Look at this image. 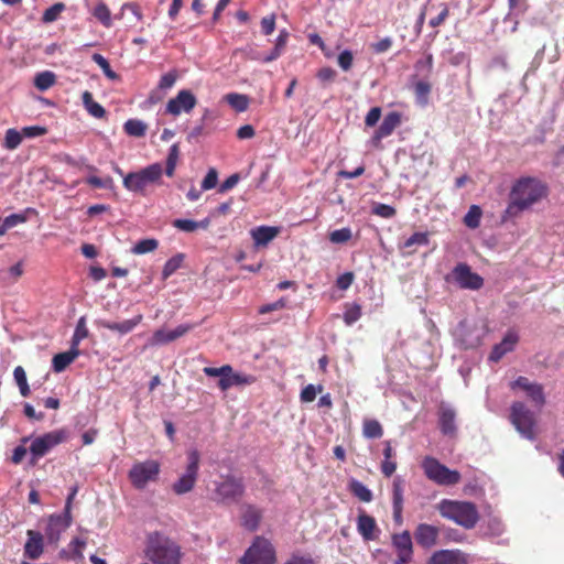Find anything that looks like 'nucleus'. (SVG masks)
Masks as SVG:
<instances>
[{
  "label": "nucleus",
  "instance_id": "obj_1",
  "mask_svg": "<svg viewBox=\"0 0 564 564\" xmlns=\"http://www.w3.org/2000/svg\"><path fill=\"white\" fill-rule=\"evenodd\" d=\"M547 195L546 185L536 177H521L511 187L510 200L501 216L508 221L518 218L524 210L531 208Z\"/></svg>",
  "mask_w": 564,
  "mask_h": 564
},
{
  "label": "nucleus",
  "instance_id": "obj_2",
  "mask_svg": "<svg viewBox=\"0 0 564 564\" xmlns=\"http://www.w3.org/2000/svg\"><path fill=\"white\" fill-rule=\"evenodd\" d=\"M144 554L153 564H180L183 555L180 544L159 531L147 534Z\"/></svg>",
  "mask_w": 564,
  "mask_h": 564
},
{
  "label": "nucleus",
  "instance_id": "obj_3",
  "mask_svg": "<svg viewBox=\"0 0 564 564\" xmlns=\"http://www.w3.org/2000/svg\"><path fill=\"white\" fill-rule=\"evenodd\" d=\"M440 514L456 524L470 530L479 521V512L475 503L443 499L437 506Z\"/></svg>",
  "mask_w": 564,
  "mask_h": 564
},
{
  "label": "nucleus",
  "instance_id": "obj_4",
  "mask_svg": "<svg viewBox=\"0 0 564 564\" xmlns=\"http://www.w3.org/2000/svg\"><path fill=\"white\" fill-rule=\"evenodd\" d=\"M213 484L212 500L217 505L238 503L246 494L243 478L232 474L221 475L220 479Z\"/></svg>",
  "mask_w": 564,
  "mask_h": 564
},
{
  "label": "nucleus",
  "instance_id": "obj_5",
  "mask_svg": "<svg viewBox=\"0 0 564 564\" xmlns=\"http://www.w3.org/2000/svg\"><path fill=\"white\" fill-rule=\"evenodd\" d=\"M162 174V164L153 163L138 172L128 173L123 177L122 184L130 192L144 194L148 186L158 184L161 181Z\"/></svg>",
  "mask_w": 564,
  "mask_h": 564
},
{
  "label": "nucleus",
  "instance_id": "obj_6",
  "mask_svg": "<svg viewBox=\"0 0 564 564\" xmlns=\"http://www.w3.org/2000/svg\"><path fill=\"white\" fill-rule=\"evenodd\" d=\"M510 422L525 438L533 441L536 437V416L522 401H516L510 406Z\"/></svg>",
  "mask_w": 564,
  "mask_h": 564
},
{
  "label": "nucleus",
  "instance_id": "obj_7",
  "mask_svg": "<svg viewBox=\"0 0 564 564\" xmlns=\"http://www.w3.org/2000/svg\"><path fill=\"white\" fill-rule=\"evenodd\" d=\"M422 469L425 477L438 486H454L460 481V473L452 470L438 459L425 456L422 460Z\"/></svg>",
  "mask_w": 564,
  "mask_h": 564
},
{
  "label": "nucleus",
  "instance_id": "obj_8",
  "mask_svg": "<svg viewBox=\"0 0 564 564\" xmlns=\"http://www.w3.org/2000/svg\"><path fill=\"white\" fill-rule=\"evenodd\" d=\"M187 464L185 471L172 484V491L176 496H183L191 492L197 482L200 454L197 449H189L186 453Z\"/></svg>",
  "mask_w": 564,
  "mask_h": 564
},
{
  "label": "nucleus",
  "instance_id": "obj_9",
  "mask_svg": "<svg viewBox=\"0 0 564 564\" xmlns=\"http://www.w3.org/2000/svg\"><path fill=\"white\" fill-rule=\"evenodd\" d=\"M161 473V464L155 459H147L134 463L128 478L133 488L143 490L150 482H156Z\"/></svg>",
  "mask_w": 564,
  "mask_h": 564
},
{
  "label": "nucleus",
  "instance_id": "obj_10",
  "mask_svg": "<svg viewBox=\"0 0 564 564\" xmlns=\"http://www.w3.org/2000/svg\"><path fill=\"white\" fill-rule=\"evenodd\" d=\"M275 550L263 536H256L240 560L241 564H275Z\"/></svg>",
  "mask_w": 564,
  "mask_h": 564
},
{
  "label": "nucleus",
  "instance_id": "obj_11",
  "mask_svg": "<svg viewBox=\"0 0 564 564\" xmlns=\"http://www.w3.org/2000/svg\"><path fill=\"white\" fill-rule=\"evenodd\" d=\"M65 440L63 431H53L34 438L30 446L32 454L31 465H35L40 457L46 455L54 446L61 444Z\"/></svg>",
  "mask_w": 564,
  "mask_h": 564
},
{
  "label": "nucleus",
  "instance_id": "obj_12",
  "mask_svg": "<svg viewBox=\"0 0 564 564\" xmlns=\"http://www.w3.org/2000/svg\"><path fill=\"white\" fill-rule=\"evenodd\" d=\"M510 388L513 391L517 389L522 390L527 398L538 409L543 408L546 402L543 386L538 382L530 381L527 377H518L510 383Z\"/></svg>",
  "mask_w": 564,
  "mask_h": 564
},
{
  "label": "nucleus",
  "instance_id": "obj_13",
  "mask_svg": "<svg viewBox=\"0 0 564 564\" xmlns=\"http://www.w3.org/2000/svg\"><path fill=\"white\" fill-rule=\"evenodd\" d=\"M452 276L455 283L465 290H479L484 286V279L476 272H473L467 263H458L452 270Z\"/></svg>",
  "mask_w": 564,
  "mask_h": 564
},
{
  "label": "nucleus",
  "instance_id": "obj_14",
  "mask_svg": "<svg viewBox=\"0 0 564 564\" xmlns=\"http://www.w3.org/2000/svg\"><path fill=\"white\" fill-rule=\"evenodd\" d=\"M197 104L195 95L187 89H182L177 95L166 104V112L172 116H178L182 112H191Z\"/></svg>",
  "mask_w": 564,
  "mask_h": 564
},
{
  "label": "nucleus",
  "instance_id": "obj_15",
  "mask_svg": "<svg viewBox=\"0 0 564 564\" xmlns=\"http://www.w3.org/2000/svg\"><path fill=\"white\" fill-rule=\"evenodd\" d=\"M484 332L476 325H470L466 321L459 323L457 336L465 349L476 348L481 344Z\"/></svg>",
  "mask_w": 564,
  "mask_h": 564
},
{
  "label": "nucleus",
  "instance_id": "obj_16",
  "mask_svg": "<svg viewBox=\"0 0 564 564\" xmlns=\"http://www.w3.org/2000/svg\"><path fill=\"white\" fill-rule=\"evenodd\" d=\"M402 116L398 111H391L386 115L379 128L375 131L371 142L376 148H381V140L393 133L395 128L401 124Z\"/></svg>",
  "mask_w": 564,
  "mask_h": 564
},
{
  "label": "nucleus",
  "instance_id": "obj_17",
  "mask_svg": "<svg viewBox=\"0 0 564 564\" xmlns=\"http://www.w3.org/2000/svg\"><path fill=\"white\" fill-rule=\"evenodd\" d=\"M72 524V516L63 512L61 514H52L48 517L47 527L45 534L51 543H55L59 540L62 532L69 528Z\"/></svg>",
  "mask_w": 564,
  "mask_h": 564
},
{
  "label": "nucleus",
  "instance_id": "obj_18",
  "mask_svg": "<svg viewBox=\"0 0 564 564\" xmlns=\"http://www.w3.org/2000/svg\"><path fill=\"white\" fill-rule=\"evenodd\" d=\"M427 564H468V554L458 549L440 550L431 555Z\"/></svg>",
  "mask_w": 564,
  "mask_h": 564
},
{
  "label": "nucleus",
  "instance_id": "obj_19",
  "mask_svg": "<svg viewBox=\"0 0 564 564\" xmlns=\"http://www.w3.org/2000/svg\"><path fill=\"white\" fill-rule=\"evenodd\" d=\"M438 535L440 529L427 523H420L414 531L416 543L424 549H431L436 545Z\"/></svg>",
  "mask_w": 564,
  "mask_h": 564
},
{
  "label": "nucleus",
  "instance_id": "obj_20",
  "mask_svg": "<svg viewBox=\"0 0 564 564\" xmlns=\"http://www.w3.org/2000/svg\"><path fill=\"white\" fill-rule=\"evenodd\" d=\"M257 381L256 376L250 373L234 371L230 366V372L223 380H218V388L225 392L232 387H243L253 384Z\"/></svg>",
  "mask_w": 564,
  "mask_h": 564
},
{
  "label": "nucleus",
  "instance_id": "obj_21",
  "mask_svg": "<svg viewBox=\"0 0 564 564\" xmlns=\"http://www.w3.org/2000/svg\"><path fill=\"white\" fill-rule=\"evenodd\" d=\"M240 511V524L250 532L257 531L262 520V510L254 505L245 503Z\"/></svg>",
  "mask_w": 564,
  "mask_h": 564
},
{
  "label": "nucleus",
  "instance_id": "obj_22",
  "mask_svg": "<svg viewBox=\"0 0 564 564\" xmlns=\"http://www.w3.org/2000/svg\"><path fill=\"white\" fill-rule=\"evenodd\" d=\"M28 540L24 544V557L37 560L44 552V538L42 533L34 530L26 531Z\"/></svg>",
  "mask_w": 564,
  "mask_h": 564
},
{
  "label": "nucleus",
  "instance_id": "obj_23",
  "mask_svg": "<svg viewBox=\"0 0 564 564\" xmlns=\"http://www.w3.org/2000/svg\"><path fill=\"white\" fill-rule=\"evenodd\" d=\"M518 341V334L514 330H508L502 340L492 347L489 360L498 362L507 352L514 349Z\"/></svg>",
  "mask_w": 564,
  "mask_h": 564
},
{
  "label": "nucleus",
  "instance_id": "obj_24",
  "mask_svg": "<svg viewBox=\"0 0 564 564\" xmlns=\"http://www.w3.org/2000/svg\"><path fill=\"white\" fill-rule=\"evenodd\" d=\"M143 316L141 314L134 316L131 319H126L123 322H110L106 319L98 321L97 324L99 327L117 332L121 335H126L134 329L142 322Z\"/></svg>",
  "mask_w": 564,
  "mask_h": 564
},
{
  "label": "nucleus",
  "instance_id": "obj_25",
  "mask_svg": "<svg viewBox=\"0 0 564 564\" xmlns=\"http://www.w3.org/2000/svg\"><path fill=\"white\" fill-rule=\"evenodd\" d=\"M357 530L365 541L377 539L378 527L373 517L361 512L357 518Z\"/></svg>",
  "mask_w": 564,
  "mask_h": 564
},
{
  "label": "nucleus",
  "instance_id": "obj_26",
  "mask_svg": "<svg viewBox=\"0 0 564 564\" xmlns=\"http://www.w3.org/2000/svg\"><path fill=\"white\" fill-rule=\"evenodd\" d=\"M280 234L279 227L259 226L250 231L256 247H264Z\"/></svg>",
  "mask_w": 564,
  "mask_h": 564
},
{
  "label": "nucleus",
  "instance_id": "obj_27",
  "mask_svg": "<svg viewBox=\"0 0 564 564\" xmlns=\"http://www.w3.org/2000/svg\"><path fill=\"white\" fill-rule=\"evenodd\" d=\"M391 545L398 554H414V547L411 534L408 530L401 533H394L391 536Z\"/></svg>",
  "mask_w": 564,
  "mask_h": 564
},
{
  "label": "nucleus",
  "instance_id": "obj_28",
  "mask_svg": "<svg viewBox=\"0 0 564 564\" xmlns=\"http://www.w3.org/2000/svg\"><path fill=\"white\" fill-rule=\"evenodd\" d=\"M79 355V349L70 345V349L68 351L56 354L53 357V370L57 373L64 371Z\"/></svg>",
  "mask_w": 564,
  "mask_h": 564
},
{
  "label": "nucleus",
  "instance_id": "obj_29",
  "mask_svg": "<svg viewBox=\"0 0 564 564\" xmlns=\"http://www.w3.org/2000/svg\"><path fill=\"white\" fill-rule=\"evenodd\" d=\"M289 37H290V33L286 29L280 30L279 35L275 40L273 50L268 55H265L261 59V62L270 63V62L278 59L283 54V52L286 47Z\"/></svg>",
  "mask_w": 564,
  "mask_h": 564
},
{
  "label": "nucleus",
  "instance_id": "obj_30",
  "mask_svg": "<svg viewBox=\"0 0 564 564\" xmlns=\"http://www.w3.org/2000/svg\"><path fill=\"white\" fill-rule=\"evenodd\" d=\"M456 413L453 409L442 408L440 411V429L445 435H453L456 432Z\"/></svg>",
  "mask_w": 564,
  "mask_h": 564
},
{
  "label": "nucleus",
  "instance_id": "obj_31",
  "mask_svg": "<svg viewBox=\"0 0 564 564\" xmlns=\"http://www.w3.org/2000/svg\"><path fill=\"white\" fill-rule=\"evenodd\" d=\"M82 100H83L85 109L87 110V112L90 116H93L97 119H102L106 117L105 108L100 104H98L97 101L94 100L93 94L90 91H88V90L84 91L82 95Z\"/></svg>",
  "mask_w": 564,
  "mask_h": 564
},
{
  "label": "nucleus",
  "instance_id": "obj_32",
  "mask_svg": "<svg viewBox=\"0 0 564 564\" xmlns=\"http://www.w3.org/2000/svg\"><path fill=\"white\" fill-rule=\"evenodd\" d=\"M430 242L429 232H414L409 237L400 247L405 250L406 254H413L415 252L414 246H427Z\"/></svg>",
  "mask_w": 564,
  "mask_h": 564
},
{
  "label": "nucleus",
  "instance_id": "obj_33",
  "mask_svg": "<svg viewBox=\"0 0 564 564\" xmlns=\"http://www.w3.org/2000/svg\"><path fill=\"white\" fill-rule=\"evenodd\" d=\"M224 98L228 105L237 112L246 111L250 104V98L243 94L230 93L227 94Z\"/></svg>",
  "mask_w": 564,
  "mask_h": 564
},
{
  "label": "nucleus",
  "instance_id": "obj_34",
  "mask_svg": "<svg viewBox=\"0 0 564 564\" xmlns=\"http://www.w3.org/2000/svg\"><path fill=\"white\" fill-rule=\"evenodd\" d=\"M350 492L362 502H370L373 498L371 490L362 482L352 479L349 482Z\"/></svg>",
  "mask_w": 564,
  "mask_h": 564
},
{
  "label": "nucleus",
  "instance_id": "obj_35",
  "mask_svg": "<svg viewBox=\"0 0 564 564\" xmlns=\"http://www.w3.org/2000/svg\"><path fill=\"white\" fill-rule=\"evenodd\" d=\"M147 124L139 119H129L123 124L124 132L130 137L142 138L147 133Z\"/></svg>",
  "mask_w": 564,
  "mask_h": 564
},
{
  "label": "nucleus",
  "instance_id": "obj_36",
  "mask_svg": "<svg viewBox=\"0 0 564 564\" xmlns=\"http://www.w3.org/2000/svg\"><path fill=\"white\" fill-rule=\"evenodd\" d=\"M362 434L367 438H380L383 435V429L379 421L367 419L362 423Z\"/></svg>",
  "mask_w": 564,
  "mask_h": 564
},
{
  "label": "nucleus",
  "instance_id": "obj_37",
  "mask_svg": "<svg viewBox=\"0 0 564 564\" xmlns=\"http://www.w3.org/2000/svg\"><path fill=\"white\" fill-rule=\"evenodd\" d=\"M23 140V134L21 131H18L14 128H10L6 131L3 148L7 150L13 151L21 144Z\"/></svg>",
  "mask_w": 564,
  "mask_h": 564
},
{
  "label": "nucleus",
  "instance_id": "obj_38",
  "mask_svg": "<svg viewBox=\"0 0 564 564\" xmlns=\"http://www.w3.org/2000/svg\"><path fill=\"white\" fill-rule=\"evenodd\" d=\"M184 258L185 257L183 253H177V254L173 256L172 258H170L165 262L163 270H162L163 280H166L167 278H170L173 273H175L182 267Z\"/></svg>",
  "mask_w": 564,
  "mask_h": 564
},
{
  "label": "nucleus",
  "instance_id": "obj_39",
  "mask_svg": "<svg viewBox=\"0 0 564 564\" xmlns=\"http://www.w3.org/2000/svg\"><path fill=\"white\" fill-rule=\"evenodd\" d=\"M55 82L56 76L53 72L50 70L39 73L34 78V85L41 91L51 88L55 84Z\"/></svg>",
  "mask_w": 564,
  "mask_h": 564
},
{
  "label": "nucleus",
  "instance_id": "obj_40",
  "mask_svg": "<svg viewBox=\"0 0 564 564\" xmlns=\"http://www.w3.org/2000/svg\"><path fill=\"white\" fill-rule=\"evenodd\" d=\"M93 15L106 28L112 25L111 12L105 2H99L94 11Z\"/></svg>",
  "mask_w": 564,
  "mask_h": 564
},
{
  "label": "nucleus",
  "instance_id": "obj_41",
  "mask_svg": "<svg viewBox=\"0 0 564 564\" xmlns=\"http://www.w3.org/2000/svg\"><path fill=\"white\" fill-rule=\"evenodd\" d=\"M14 380L19 387L22 397L26 398L30 395L31 390L28 383L26 373L22 366H17L13 370Z\"/></svg>",
  "mask_w": 564,
  "mask_h": 564
},
{
  "label": "nucleus",
  "instance_id": "obj_42",
  "mask_svg": "<svg viewBox=\"0 0 564 564\" xmlns=\"http://www.w3.org/2000/svg\"><path fill=\"white\" fill-rule=\"evenodd\" d=\"M481 215V208L478 205H471L464 216V224L470 229H476L480 225Z\"/></svg>",
  "mask_w": 564,
  "mask_h": 564
},
{
  "label": "nucleus",
  "instance_id": "obj_43",
  "mask_svg": "<svg viewBox=\"0 0 564 564\" xmlns=\"http://www.w3.org/2000/svg\"><path fill=\"white\" fill-rule=\"evenodd\" d=\"M180 158V148L177 143H174L169 151L167 158H166V166H165V174L169 177H172L174 175V171L177 164Z\"/></svg>",
  "mask_w": 564,
  "mask_h": 564
},
{
  "label": "nucleus",
  "instance_id": "obj_44",
  "mask_svg": "<svg viewBox=\"0 0 564 564\" xmlns=\"http://www.w3.org/2000/svg\"><path fill=\"white\" fill-rule=\"evenodd\" d=\"M89 332L86 326V318L83 316L78 319L74 335L72 337V346L78 348L79 343L88 337Z\"/></svg>",
  "mask_w": 564,
  "mask_h": 564
},
{
  "label": "nucleus",
  "instance_id": "obj_45",
  "mask_svg": "<svg viewBox=\"0 0 564 564\" xmlns=\"http://www.w3.org/2000/svg\"><path fill=\"white\" fill-rule=\"evenodd\" d=\"M158 246L159 241L154 238L142 239L133 246L132 252L135 254H144L154 251Z\"/></svg>",
  "mask_w": 564,
  "mask_h": 564
},
{
  "label": "nucleus",
  "instance_id": "obj_46",
  "mask_svg": "<svg viewBox=\"0 0 564 564\" xmlns=\"http://www.w3.org/2000/svg\"><path fill=\"white\" fill-rule=\"evenodd\" d=\"M352 237L351 229L348 227L336 229L334 231H330L328 235V239L333 243H346L348 242Z\"/></svg>",
  "mask_w": 564,
  "mask_h": 564
},
{
  "label": "nucleus",
  "instance_id": "obj_47",
  "mask_svg": "<svg viewBox=\"0 0 564 564\" xmlns=\"http://www.w3.org/2000/svg\"><path fill=\"white\" fill-rule=\"evenodd\" d=\"M371 213L386 219L392 218L397 215L394 207L382 203H373Z\"/></svg>",
  "mask_w": 564,
  "mask_h": 564
},
{
  "label": "nucleus",
  "instance_id": "obj_48",
  "mask_svg": "<svg viewBox=\"0 0 564 564\" xmlns=\"http://www.w3.org/2000/svg\"><path fill=\"white\" fill-rule=\"evenodd\" d=\"M91 58L102 69L106 77L118 79L117 73L111 69L109 62L101 54L95 53Z\"/></svg>",
  "mask_w": 564,
  "mask_h": 564
},
{
  "label": "nucleus",
  "instance_id": "obj_49",
  "mask_svg": "<svg viewBox=\"0 0 564 564\" xmlns=\"http://www.w3.org/2000/svg\"><path fill=\"white\" fill-rule=\"evenodd\" d=\"M431 84L425 80H419L414 85V94L420 102L426 104L431 93Z\"/></svg>",
  "mask_w": 564,
  "mask_h": 564
},
{
  "label": "nucleus",
  "instance_id": "obj_50",
  "mask_svg": "<svg viewBox=\"0 0 564 564\" xmlns=\"http://www.w3.org/2000/svg\"><path fill=\"white\" fill-rule=\"evenodd\" d=\"M64 10H65V4L62 2H57L44 11L42 20L46 23L53 22L59 17V14Z\"/></svg>",
  "mask_w": 564,
  "mask_h": 564
},
{
  "label": "nucleus",
  "instance_id": "obj_51",
  "mask_svg": "<svg viewBox=\"0 0 564 564\" xmlns=\"http://www.w3.org/2000/svg\"><path fill=\"white\" fill-rule=\"evenodd\" d=\"M323 391V386L315 387L314 384H307L302 389L300 400L304 403L313 402L316 398L317 392Z\"/></svg>",
  "mask_w": 564,
  "mask_h": 564
},
{
  "label": "nucleus",
  "instance_id": "obj_52",
  "mask_svg": "<svg viewBox=\"0 0 564 564\" xmlns=\"http://www.w3.org/2000/svg\"><path fill=\"white\" fill-rule=\"evenodd\" d=\"M361 316V307L358 304H352L348 306L344 313V322L346 325L350 326L355 322H357Z\"/></svg>",
  "mask_w": 564,
  "mask_h": 564
},
{
  "label": "nucleus",
  "instance_id": "obj_53",
  "mask_svg": "<svg viewBox=\"0 0 564 564\" xmlns=\"http://www.w3.org/2000/svg\"><path fill=\"white\" fill-rule=\"evenodd\" d=\"M393 507H403V487L400 479H394L392 489Z\"/></svg>",
  "mask_w": 564,
  "mask_h": 564
},
{
  "label": "nucleus",
  "instance_id": "obj_54",
  "mask_svg": "<svg viewBox=\"0 0 564 564\" xmlns=\"http://www.w3.org/2000/svg\"><path fill=\"white\" fill-rule=\"evenodd\" d=\"M23 272V262L20 261L12 265L7 272L1 271L0 274L8 275L10 283H14L22 276Z\"/></svg>",
  "mask_w": 564,
  "mask_h": 564
},
{
  "label": "nucleus",
  "instance_id": "obj_55",
  "mask_svg": "<svg viewBox=\"0 0 564 564\" xmlns=\"http://www.w3.org/2000/svg\"><path fill=\"white\" fill-rule=\"evenodd\" d=\"M203 371L208 377H218L219 380H223L230 372V365H224L219 368L205 367Z\"/></svg>",
  "mask_w": 564,
  "mask_h": 564
},
{
  "label": "nucleus",
  "instance_id": "obj_56",
  "mask_svg": "<svg viewBox=\"0 0 564 564\" xmlns=\"http://www.w3.org/2000/svg\"><path fill=\"white\" fill-rule=\"evenodd\" d=\"M172 225L176 229L185 232H193L197 230L196 221L192 219H175Z\"/></svg>",
  "mask_w": 564,
  "mask_h": 564
},
{
  "label": "nucleus",
  "instance_id": "obj_57",
  "mask_svg": "<svg viewBox=\"0 0 564 564\" xmlns=\"http://www.w3.org/2000/svg\"><path fill=\"white\" fill-rule=\"evenodd\" d=\"M285 306H286V300L282 297L273 303H269V304H264V305L260 306L258 312H259V314L264 315V314L271 313L273 311L283 310Z\"/></svg>",
  "mask_w": 564,
  "mask_h": 564
},
{
  "label": "nucleus",
  "instance_id": "obj_58",
  "mask_svg": "<svg viewBox=\"0 0 564 564\" xmlns=\"http://www.w3.org/2000/svg\"><path fill=\"white\" fill-rule=\"evenodd\" d=\"M352 61H354V55L350 51L348 50H345L343 51L339 55H338V58H337V62H338V65L339 67L347 72L351 68L352 66Z\"/></svg>",
  "mask_w": 564,
  "mask_h": 564
},
{
  "label": "nucleus",
  "instance_id": "obj_59",
  "mask_svg": "<svg viewBox=\"0 0 564 564\" xmlns=\"http://www.w3.org/2000/svg\"><path fill=\"white\" fill-rule=\"evenodd\" d=\"M218 181V174L215 169H210L202 182V189L208 191L216 186Z\"/></svg>",
  "mask_w": 564,
  "mask_h": 564
},
{
  "label": "nucleus",
  "instance_id": "obj_60",
  "mask_svg": "<svg viewBox=\"0 0 564 564\" xmlns=\"http://www.w3.org/2000/svg\"><path fill=\"white\" fill-rule=\"evenodd\" d=\"M169 338V332L164 329H158L154 332L153 336L151 337L149 345L150 346H159L170 343Z\"/></svg>",
  "mask_w": 564,
  "mask_h": 564
},
{
  "label": "nucleus",
  "instance_id": "obj_61",
  "mask_svg": "<svg viewBox=\"0 0 564 564\" xmlns=\"http://www.w3.org/2000/svg\"><path fill=\"white\" fill-rule=\"evenodd\" d=\"M415 69L417 72H425L426 75H430L433 69V55L427 54L424 59H419L415 63Z\"/></svg>",
  "mask_w": 564,
  "mask_h": 564
},
{
  "label": "nucleus",
  "instance_id": "obj_62",
  "mask_svg": "<svg viewBox=\"0 0 564 564\" xmlns=\"http://www.w3.org/2000/svg\"><path fill=\"white\" fill-rule=\"evenodd\" d=\"M21 132L23 138H36L44 135L47 132V129L41 126H30L24 127Z\"/></svg>",
  "mask_w": 564,
  "mask_h": 564
},
{
  "label": "nucleus",
  "instance_id": "obj_63",
  "mask_svg": "<svg viewBox=\"0 0 564 564\" xmlns=\"http://www.w3.org/2000/svg\"><path fill=\"white\" fill-rule=\"evenodd\" d=\"M176 79H177L176 72H174V70L169 72L160 78L159 88L163 89V90L169 89L174 86Z\"/></svg>",
  "mask_w": 564,
  "mask_h": 564
},
{
  "label": "nucleus",
  "instance_id": "obj_64",
  "mask_svg": "<svg viewBox=\"0 0 564 564\" xmlns=\"http://www.w3.org/2000/svg\"><path fill=\"white\" fill-rule=\"evenodd\" d=\"M275 30V15L271 14L262 18L261 20V31L264 35H270Z\"/></svg>",
  "mask_w": 564,
  "mask_h": 564
}]
</instances>
